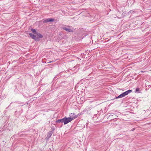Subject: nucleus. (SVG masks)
<instances>
[{
  "label": "nucleus",
  "mask_w": 151,
  "mask_h": 151,
  "mask_svg": "<svg viewBox=\"0 0 151 151\" xmlns=\"http://www.w3.org/2000/svg\"><path fill=\"white\" fill-rule=\"evenodd\" d=\"M73 119V118L70 117L68 118L65 116L64 118V125L66 124L69 122H71Z\"/></svg>",
  "instance_id": "1"
},
{
  "label": "nucleus",
  "mask_w": 151,
  "mask_h": 151,
  "mask_svg": "<svg viewBox=\"0 0 151 151\" xmlns=\"http://www.w3.org/2000/svg\"><path fill=\"white\" fill-rule=\"evenodd\" d=\"M29 35L31 37L35 40V41H38L39 40L38 38H37L35 35L32 33H29Z\"/></svg>",
  "instance_id": "2"
},
{
  "label": "nucleus",
  "mask_w": 151,
  "mask_h": 151,
  "mask_svg": "<svg viewBox=\"0 0 151 151\" xmlns=\"http://www.w3.org/2000/svg\"><path fill=\"white\" fill-rule=\"evenodd\" d=\"M132 92V90H129L123 93H122L123 95L124 96H125L127 95L130 92Z\"/></svg>",
  "instance_id": "3"
},
{
  "label": "nucleus",
  "mask_w": 151,
  "mask_h": 151,
  "mask_svg": "<svg viewBox=\"0 0 151 151\" xmlns=\"http://www.w3.org/2000/svg\"><path fill=\"white\" fill-rule=\"evenodd\" d=\"M52 133V132L50 131L48 133L47 136L46 137V139H49V138L51 136Z\"/></svg>",
  "instance_id": "4"
},
{
  "label": "nucleus",
  "mask_w": 151,
  "mask_h": 151,
  "mask_svg": "<svg viewBox=\"0 0 151 151\" xmlns=\"http://www.w3.org/2000/svg\"><path fill=\"white\" fill-rule=\"evenodd\" d=\"M63 29L66 30L67 32H73V30L72 29H70L69 28V27H63Z\"/></svg>",
  "instance_id": "5"
},
{
  "label": "nucleus",
  "mask_w": 151,
  "mask_h": 151,
  "mask_svg": "<svg viewBox=\"0 0 151 151\" xmlns=\"http://www.w3.org/2000/svg\"><path fill=\"white\" fill-rule=\"evenodd\" d=\"M63 120H64V118H63L62 119H58V120H56V123H60V122L64 123Z\"/></svg>",
  "instance_id": "6"
},
{
  "label": "nucleus",
  "mask_w": 151,
  "mask_h": 151,
  "mask_svg": "<svg viewBox=\"0 0 151 151\" xmlns=\"http://www.w3.org/2000/svg\"><path fill=\"white\" fill-rule=\"evenodd\" d=\"M123 97H124V95H123L122 93L119 95V96H118L117 97H116L114 98V99H112L111 100H114L115 99H117L119 98H122Z\"/></svg>",
  "instance_id": "7"
},
{
  "label": "nucleus",
  "mask_w": 151,
  "mask_h": 151,
  "mask_svg": "<svg viewBox=\"0 0 151 151\" xmlns=\"http://www.w3.org/2000/svg\"><path fill=\"white\" fill-rule=\"evenodd\" d=\"M36 34L37 35L38 38H42L43 37L42 35L39 33L37 32L36 33Z\"/></svg>",
  "instance_id": "8"
},
{
  "label": "nucleus",
  "mask_w": 151,
  "mask_h": 151,
  "mask_svg": "<svg viewBox=\"0 0 151 151\" xmlns=\"http://www.w3.org/2000/svg\"><path fill=\"white\" fill-rule=\"evenodd\" d=\"M111 116H113L114 117L113 118H114V119H116V117H118V116L115 115H109V117H110Z\"/></svg>",
  "instance_id": "9"
},
{
  "label": "nucleus",
  "mask_w": 151,
  "mask_h": 151,
  "mask_svg": "<svg viewBox=\"0 0 151 151\" xmlns=\"http://www.w3.org/2000/svg\"><path fill=\"white\" fill-rule=\"evenodd\" d=\"M31 30L32 31L33 33L36 34V32H36V31L35 30V29H31Z\"/></svg>",
  "instance_id": "10"
},
{
  "label": "nucleus",
  "mask_w": 151,
  "mask_h": 151,
  "mask_svg": "<svg viewBox=\"0 0 151 151\" xmlns=\"http://www.w3.org/2000/svg\"><path fill=\"white\" fill-rule=\"evenodd\" d=\"M49 22L48 18L47 19H45V20H44L43 21V22H44V23L47 22Z\"/></svg>",
  "instance_id": "11"
},
{
  "label": "nucleus",
  "mask_w": 151,
  "mask_h": 151,
  "mask_svg": "<svg viewBox=\"0 0 151 151\" xmlns=\"http://www.w3.org/2000/svg\"><path fill=\"white\" fill-rule=\"evenodd\" d=\"M49 22H53L54 21V19L51 18H48Z\"/></svg>",
  "instance_id": "12"
},
{
  "label": "nucleus",
  "mask_w": 151,
  "mask_h": 151,
  "mask_svg": "<svg viewBox=\"0 0 151 151\" xmlns=\"http://www.w3.org/2000/svg\"><path fill=\"white\" fill-rule=\"evenodd\" d=\"M78 117V115H75L73 117H72V118H73V119H74Z\"/></svg>",
  "instance_id": "13"
},
{
  "label": "nucleus",
  "mask_w": 151,
  "mask_h": 151,
  "mask_svg": "<svg viewBox=\"0 0 151 151\" xmlns=\"http://www.w3.org/2000/svg\"><path fill=\"white\" fill-rule=\"evenodd\" d=\"M139 91V89L138 88H137L135 91V92H138Z\"/></svg>",
  "instance_id": "14"
},
{
  "label": "nucleus",
  "mask_w": 151,
  "mask_h": 151,
  "mask_svg": "<svg viewBox=\"0 0 151 151\" xmlns=\"http://www.w3.org/2000/svg\"><path fill=\"white\" fill-rule=\"evenodd\" d=\"M51 129L52 130V131H51V132H52L53 133V132L54 131L55 129L53 127H52L51 128Z\"/></svg>",
  "instance_id": "15"
},
{
  "label": "nucleus",
  "mask_w": 151,
  "mask_h": 151,
  "mask_svg": "<svg viewBox=\"0 0 151 151\" xmlns=\"http://www.w3.org/2000/svg\"><path fill=\"white\" fill-rule=\"evenodd\" d=\"M146 71H142L141 72H145Z\"/></svg>",
  "instance_id": "16"
},
{
  "label": "nucleus",
  "mask_w": 151,
  "mask_h": 151,
  "mask_svg": "<svg viewBox=\"0 0 151 151\" xmlns=\"http://www.w3.org/2000/svg\"><path fill=\"white\" fill-rule=\"evenodd\" d=\"M134 130V129H133L132 130V131H133Z\"/></svg>",
  "instance_id": "17"
}]
</instances>
